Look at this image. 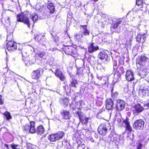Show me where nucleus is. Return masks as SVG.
<instances>
[{
	"label": "nucleus",
	"mask_w": 149,
	"mask_h": 149,
	"mask_svg": "<svg viewBox=\"0 0 149 149\" xmlns=\"http://www.w3.org/2000/svg\"><path fill=\"white\" fill-rule=\"evenodd\" d=\"M136 62L137 67L141 69L148 68L149 66V58L143 55L138 57Z\"/></svg>",
	"instance_id": "1"
},
{
	"label": "nucleus",
	"mask_w": 149,
	"mask_h": 149,
	"mask_svg": "<svg viewBox=\"0 0 149 149\" xmlns=\"http://www.w3.org/2000/svg\"><path fill=\"white\" fill-rule=\"evenodd\" d=\"M29 15L28 14L23 13L17 15V20L19 22H22L26 24L30 28V22L29 19Z\"/></svg>",
	"instance_id": "2"
},
{
	"label": "nucleus",
	"mask_w": 149,
	"mask_h": 149,
	"mask_svg": "<svg viewBox=\"0 0 149 149\" xmlns=\"http://www.w3.org/2000/svg\"><path fill=\"white\" fill-rule=\"evenodd\" d=\"M109 129V125L108 124L103 123L99 126L97 131L99 134L104 136L108 132Z\"/></svg>",
	"instance_id": "3"
},
{
	"label": "nucleus",
	"mask_w": 149,
	"mask_h": 149,
	"mask_svg": "<svg viewBox=\"0 0 149 149\" xmlns=\"http://www.w3.org/2000/svg\"><path fill=\"white\" fill-rule=\"evenodd\" d=\"M6 48L10 52L15 51L17 49V44L14 41L8 42L7 44Z\"/></svg>",
	"instance_id": "4"
},
{
	"label": "nucleus",
	"mask_w": 149,
	"mask_h": 149,
	"mask_svg": "<svg viewBox=\"0 0 149 149\" xmlns=\"http://www.w3.org/2000/svg\"><path fill=\"white\" fill-rule=\"evenodd\" d=\"M144 122L141 119L136 120L133 124V127L134 128L138 130H140L144 127Z\"/></svg>",
	"instance_id": "5"
},
{
	"label": "nucleus",
	"mask_w": 149,
	"mask_h": 149,
	"mask_svg": "<svg viewBox=\"0 0 149 149\" xmlns=\"http://www.w3.org/2000/svg\"><path fill=\"white\" fill-rule=\"evenodd\" d=\"M35 123L33 121L30 122V125H26L24 127V130L25 131H29L31 133L36 132V129L35 128Z\"/></svg>",
	"instance_id": "6"
},
{
	"label": "nucleus",
	"mask_w": 149,
	"mask_h": 149,
	"mask_svg": "<svg viewBox=\"0 0 149 149\" xmlns=\"http://www.w3.org/2000/svg\"><path fill=\"white\" fill-rule=\"evenodd\" d=\"M148 88V87L147 86L144 87L143 88H140L138 92L139 95L143 97L148 96L149 93Z\"/></svg>",
	"instance_id": "7"
},
{
	"label": "nucleus",
	"mask_w": 149,
	"mask_h": 149,
	"mask_svg": "<svg viewBox=\"0 0 149 149\" xmlns=\"http://www.w3.org/2000/svg\"><path fill=\"white\" fill-rule=\"evenodd\" d=\"M42 69L41 68L38 69L37 70L34 71L32 73V78L34 79L38 78L41 75V72H42Z\"/></svg>",
	"instance_id": "8"
},
{
	"label": "nucleus",
	"mask_w": 149,
	"mask_h": 149,
	"mask_svg": "<svg viewBox=\"0 0 149 149\" xmlns=\"http://www.w3.org/2000/svg\"><path fill=\"white\" fill-rule=\"evenodd\" d=\"M117 102V103L116 105V107L117 110L118 111H122L125 107V102L123 101L120 100H118Z\"/></svg>",
	"instance_id": "9"
},
{
	"label": "nucleus",
	"mask_w": 149,
	"mask_h": 149,
	"mask_svg": "<svg viewBox=\"0 0 149 149\" xmlns=\"http://www.w3.org/2000/svg\"><path fill=\"white\" fill-rule=\"evenodd\" d=\"M109 139L110 141L115 142L116 144L118 143L119 141L118 136L116 134L111 133L109 136Z\"/></svg>",
	"instance_id": "10"
},
{
	"label": "nucleus",
	"mask_w": 149,
	"mask_h": 149,
	"mask_svg": "<svg viewBox=\"0 0 149 149\" xmlns=\"http://www.w3.org/2000/svg\"><path fill=\"white\" fill-rule=\"evenodd\" d=\"M99 48L98 46L95 45L94 43H91L88 47V51L90 53H92L99 49Z\"/></svg>",
	"instance_id": "11"
},
{
	"label": "nucleus",
	"mask_w": 149,
	"mask_h": 149,
	"mask_svg": "<svg viewBox=\"0 0 149 149\" xmlns=\"http://www.w3.org/2000/svg\"><path fill=\"white\" fill-rule=\"evenodd\" d=\"M140 71L137 73V74L141 78H143L147 75L148 68H146L141 69V68H138Z\"/></svg>",
	"instance_id": "12"
},
{
	"label": "nucleus",
	"mask_w": 149,
	"mask_h": 149,
	"mask_svg": "<svg viewBox=\"0 0 149 149\" xmlns=\"http://www.w3.org/2000/svg\"><path fill=\"white\" fill-rule=\"evenodd\" d=\"M74 39L76 40L81 42H83L85 40L83 35L81 33V31L74 35Z\"/></svg>",
	"instance_id": "13"
},
{
	"label": "nucleus",
	"mask_w": 149,
	"mask_h": 149,
	"mask_svg": "<svg viewBox=\"0 0 149 149\" xmlns=\"http://www.w3.org/2000/svg\"><path fill=\"white\" fill-rule=\"evenodd\" d=\"M126 78L128 81H131L134 79L133 74L131 70H128L126 72Z\"/></svg>",
	"instance_id": "14"
},
{
	"label": "nucleus",
	"mask_w": 149,
	"mask_h": 149,
	"mask_svg": "<svg viewBox=\"0 0 149 149\" xmlns=\"http://www.w3.org/2000/svg\"><path fill=\"white\" fill-rule=\"evenodd\" d=\"M55 74L56 76L58 77L61 80L63 81L65 80V78L61 71L58 69H56Z\"/></svg>",
	"instance_id": "15"
},
{
	"label": "nucleus",
	"mask_w": 149,
	"mask_h": 149,
	"mask_svg": "<svg viewBox=\"0 0 149 149\" xmlns=\"http://www.w3.org/2000/svg\"><path fill=\"white\" fill-rule=\"evenodd\" d=\"M80 27L82 28V31L81 33L84 36H89L90 34V31L88 30L86 25H81Z\"/></svg>",
	"instance_id": "16"
},
{
	"label": "nucleus",
	"mask_w": 149,
	"mask_h": 149,
	"mask_svg": "<svg viewBox=\"0 0 149 149\" xmlns=\"http://www.w3.org/2000/svg\"><path fill=\"white\" fill-rule=\"evenodd\" d=\"M113 102L111 99H109L107 100L106 107L107 109L108 110H111L113 109Z\"/></svg>",
	"instance_id": "17"
},
{
	"label": "nucleus",
	"mask_w": 149,
	"mask_h": 149,
	"mask_svg": "<svg viewBox=\"0 0 149 149\" xmlns=\"http://www.w3.org/2000/svg\"><path fill=\"white\" fill-rule=\"evenodd\" d=\"M61 114L65 119H69L70 118V112L68 111L63 110L61 112Z\"/></svg>",
	"instance_id": "18"
},
{
	"label": "nucleus",
	"mask_w": 149,
	"mask_h": 149,
	"mask_svg": "<svg viewBox=\"0 0 149 149\" xmlns=\"http://www.w3.org/2000/svg\"><path fill=\"white\" fill-rule=\"evenodd\" d=\"M45 132V129L42 125H40L37 127V132L38 135H42Z\"/></svg>",
	"instance_id": "19"
},
{
	"label": "nucleus",
	"mask_w": 149,
	"mask_h": 149,
	"mask_svg": "<svg viewBox=\"0 0 149 149\" xmlns=\"http://www.w3.org/2000/svg\"><path fill=\"white\" fill-rule=\"evenodd\" d=\"M108 56L107 53L104 52H100L98 55V58L101 59H105L106 60Z\"/></svg>",
	"instance_id": "20"
},
{
	"label": "nucleus",
	"mask_w": 149,
	"mask_h": 149,
	"mask_svg": "<svg viewBox=\"0 0 149 149\" xmlns=\"http://www.w3.org/2000/svg\"><path fill=\"white\" fill-rule=\"evenodd\" d=\"M55 134L57 140H59L62 139L64 135V133L63 132H58Z\"/></svg>",
	"instance_id": "21"
},
{
	"label": "nucleus",
	"mask_w": 149,
	"mask_h": 149,
	"mask_svg": "<svg viewBox=\"0 0 149 149\" xmlns=\"http://www.w3.org/2000/svg\"><path fill=\"white\" fill-rule=\"evenodd\" d=\"M134 108L135 112L137 113H140L143 110V108L139 104L136 105Z\"/></svg>",
	"instance_id": "22"
},
{
	"label": "nucleus",
	"mask_w": 149,
	"mask_h": 149,
	"mask_svg": "<svg viewBox=\"0 0 149 149\" xmlns=\"http://www.w3.org/2000/svg\"><path fill=\"white\" fill-rule=\"evenodd\" d=\"M48 139L52 142H55L58 141L55 134L49 135L48 136Z\"/></svg>",
	"instance_id": "23"
},
{
	"label": "nucleus",
	"mask_w": 149,
	"mask_h": 149,
	"mask_svg": "<svg viewBox=\"0 0 149 149\" xmlns=\"http://www.w3.org/2000/svg\"><path fill=\"white\" fill-rule=\"evenodd\" d=\"M107 82V78H105L103 79H102L100 80V82L99 83H100L99 84H95L97 86H99V87H101L103 85H106Z\"/></svg>",
	"instance_id": "24"
},
{
	"label": "nucleus",
	"mask_w": 149,
	"mask_h": 149,
	"mask_svg": "<svg viewBox=\"0 0 149 149\" xmlns=\"http://www.w3.org/2000/svg\"><path fill=\"white\" fill-rule=\"evenodd\" d=\"M124 122L126 125V129L129 132L132 131V128L130 125V123L128 120H125Z\"/></svg>",
	"instance_id": "25"
},
{
	"label": "nucleus",
	"mask_w": 149,
	"mask_h": 149,
	"mask_svg": "<svg viewBox=\"0 0 149 149\" xmlns=\"http://www.w3.org/2000/svg\"><path fill=\"white\" fill-rule=\"evenodd\" d=\"M48 8L50 10V12L51 13H53L54 11V6L53 3H50L47 6Z\"/></svg>",
	"instance_id": "26"
},
{
	"label": "nucleus",
	"mask_w": 149,
	"mask_h": 149,
	"mask_svg": "<svg viewBox=\"0 0 149 149\" xmlns=\"http://www.w3.org/2000/svg\"><path fill=\"white\" fill-rule=\"evenodd\" d=\"M79 117L80 121L82 123L84 124H86L87 123L89 119V118L87 117H82L81 116H79Z\"/></svg>",
	"instance_id": "27"
},
{
	"label": "nucleus",
	"mask_w": 149,
	"mask_h": 149,
	"mask_svg": "<svg viewBox=\"0 0 149 149\" xmlns=\"http://www.w3.org/2000/svg\"><path fill=\"white\" fill-rule=\"evenodd\" d=\"M30 17L33 24L36 21L38 20V15L35 14H32L30 15Z\"/></svg>",
	"instance_id": "28"
},
{
	"label": "nucleus",
	"mask_w": 149,
	"mask_h": 149,
	"mask_svg": "<svg viewBox=\"0 0 149 149\" xmlns=\"http://www.w3.org/2000/svg\"><path fill=\"white\" fill-rule=\"evenodd\" d=\"M121 22L122 21L120 20L116 22L113 23L112 24V27L114 29H116L117 28L118 25L121 23Z\"/></svg>",
	"instance_id": "29"
},
{
	"label": "nucleus",
	"mask_w": 149,
	"mask_h": 149,
	"mask_svg": "<svg viewBox=\"0 0 149 149\" xmlns=\"http://www.w3.org/2000/svg\"><path fill=\"white\" fill-rule=\"evenodd\" d=\"M3 115L6 117V119L7 120L12 118V117L10 113L8 111L4 112L3 113Z\"/></svg>",
	"instance_id": "30"
},
{
	"label": "nucleus",
	"mask_w": 149,
	"mask_h": 149,
	"mask_svg": "<svg viewBox=\"0 0 149 149\" xmlns=\"http://www.w3.org/2000/svg\"><path fill=\"white\" fill-rule=\"evenodd\" d=\"M78 85L77 82L76 80H72L70 85V86L71 87H74L75 88L77 87V85Z\"/></svg>",
	"instance_id": "31"
},
{
	"label": "nucleus",
	"mask_w": 149,
	"mask_h": 149,
	"mask_svg": "<svg viewBox=\"0 0 149 149\" xmlns=\"http://www.w3.org/2000/svg\"><path fill=\"white\" fill-rule=\"evenodd\" d=\"M118 95V93L117 92H113V90L111 91V96L113 98H115Z\"/></svg>",
	"instance_id": "32"
},
{
	"label": "nucleus",
	"mask_w": 149,
	"mask_h": 149,
	"mask_svg": "<svg viewBox=\"0 0 149 149\" xmlns=\"http://www.w3.org/2000/svg\"><path fill=\"white\" fill-rule=\"evenodd\" d=\"M13 39V35L12 34H10L8 35L7 36V40L8 42L12 41L11 40H12Z\"/></svg>",
	"instance_id": "33"
},
{
	"label": "nucleus",
	"mask_w": 149,
	"mask_h": 149,
	"mask_svg": "<svg viewBox=\"0 0 149 149\" xmlns=\"http://www.w3.org/2000/svg\"><path fill=\"white\" fill-rule=\"evenodd\" d=\"M143 2V0H136V4L138 6H141Z\"/></svg>",
	"instance_id": "34"
},
{
	"label": "nucleus",
	"mask_w": 149,
	"mask_h": 149,
	"mask_svg": "<svg viewBox=\"0 0 149 149\" xmlns=\"http://www.w3.org/2000/svg\"><path fill=\"white\" fill-rule=\"evenodd\" d=\"M37 55L40 58H42L45 55V53L44 52H41L37 53Z\"/></svg>",
	"instance_id": "35"
},
{
	"label": "nucleus",
	"mask_w": 149,
	"mask_h": 149,
	"mask_svg": "<svg viewBox=\"0 0 149 149\" xmlns=\"http://www.w3.org/2000/svg\"><path fill=\"white\" fill-rule=\"evenodd\" d=\"M27 149H36V148L34 146L29 144L27 146Z\"/></svg>",
	"instance_id": "36"
},
{
	"label": "nucleus",
	"mask_w": 149,
	"mask_h": 149,
	"mask_svg": "<svg viewBox=\"0 0 149 149\" xmlns=\"http://www.w3.org/2000/svg\"><path fill=\"white\" fill-rule=\"evenodd\" d=\"M141 36L140 35H138L137 36L136 39L137 41L140 42L141 39Z\"/></svg>",
	"instance_id": "37"
},
{
	"label": "nucleus",
	"mask_w": 149,
	"mask_h": 149,
	"mask_svg": "<svg viewBox=\"0 0 149 149\" xmlns=\"http://www.w3.org/2000/svg\"><path fill=\"white\" fill-rule=\"evenodd\" d=\"M118 77L116 78L117 79V80H118L120 79V74H119V73L116 74L114 75V78L116 79V77Z\"/></svg>",
	"instance_id": "38"
},
{
	"label": "nucleus",
	"mask_w": 149,
	"mask_h": 149,
	"mask_svg": "<svg viewBox=\"0 0 149 149\" xmlns=\"http://www.w3.org/2000/svg\"><path fill=\"white\" fill-rule=\"evenodd\" d=\"M18 146L17 145L15 144L11 145V146L13 149H17L16 147Z\"/></svg>",
	"instance_id": "39"
},
{
	"label": "nucleus",
	"mask_w": 149,
	"mask_h": 149,
	"mask_svg": "<svg viewBox=\"0 0 149 149\" xmlns=\"http://www.w3.org/2000/svg\"><path fill=\"white\" fill-rule=\"evenodd\" d=\"M3 101L2 99V96L0 95V104H3Z\"/></svg>",
	"instance_id": "40"
},
{
	"label": "nucleus",
	"mask_w": 149,
	"mask_h": 149,
	"mask_svg": "<svg viewBox=\"0 0 149 149\" xmlns=\"http://www.w3.org/2000/svg\"><path fill=\"white\" fill-rule=\"evenodd\" d=\"M142 147V145L141 143H139L137 146V149H141Z\"/></svg>",
	"instance_id": "41"
},
{
	"label": "nucleus",
	"mask_w": 149,
	"mask_h": 149,
	"mask_svg": "<svg viewBox=\"0 0 149 149\" xmlns=\"http://www.w3.org/2000/svg\"><path fill=\"white\" fill-rule=\"evenodd\" d=\"M97 78L100 80V81L102 80V77L100 76H99L98 75H97Z\"/></svg>",
	"instance_id": "42"
},
{
	"label": "nucleus",
	"mask_w": 149,
	"mask_h": 149,
	"mask_svg": "<svg viewBox=\"0 0 149 149\" xmlns=\"http://www.w3.org/2000/svg\"><path fill=\"white\" fill-rule=\"evenodd\" d=\"M144 42H145V40H143V38L141 36V39L140 42L142 43H143Z\"/></svg>",
	"instance_id": "43"
},
{
	"label": "nucleus",
	"mask_w": 149,
	"mask_h": 149,
	"mask_svg": "<svg viewBox=\"0 0 149 149\" xmlns=\"http://www.w3.org/2000/svg\"><path fill=\"white\" fill-rule=\"evenodd\" d=\"M4 146H5L6 147V148H7V149H9V147L8 146V144H4Z\"/></svg>",
	"instance_id": "44"
},
{
	"label": "nucleus",
	"mask_w": 149,
	"mask_h": 149,
	"mask_svg": "<svg viewBox=\"0 0 149 149\" xmlns=\"http://www.w3.org/2000/svg\"><path fill=\"white\" fill-rule=\"evenodd\" d=\"M144 106H146L149 107V103L145 105Z\"/></svg>",
	"instance_id": "45"
},
{
	"label": "nucleus",
	"mask_w": 149,
	"mask_h": 149,
	"mask_svg": "<svg viewBox=\"0 0 149 149\" xmlns=\"http://www.w3.org/2000/svg\"><path fill=\"white\" fill-rule=\"evenodd\" d=\"M101 69L102 70V71H104L105 69V67H102V68Z\"/></svg>",
	"instance_id": "46"
},
{
	"label": "nucleus",
	"mask_w": 149,
	"mask_h": 149,
	"mask_svg": "<svg viewBox=\"0 0 149 149\" xmlns=\"http://www.w3.org/2000/svg\"><path fill=\"white\" fill-rule=\"evenodd\" d=\"M142 37L143 38V40H145H145L146 39V37H145L144 36H142Z\"/></svg>",
	"instance_id": "47"
},
{
	"label": "nucleus",
	"mask_w": 149,
	"mask_h": 149,
	"mask_svg": "<svg viewBox=\"0 0 149 149\" xmlns=\"http://www.w3.org/2000/svg\"><path fill=\"white\" fill-rule=\"evenodd\" d=\"M9 17H8V19H7V20L8 21V22H9Z\"/></svg>",
	"instance_id": "48"
},
{
	"label": "nucleus",
	"mask_w": 149,
	"mask_h": 149,
	"mask_svg": "<svg viewBox=\"0 0 149 149\" xmlns=\"http://www.w3.org/2000/svg\"><path fill=\"white\" fill-rule=\"evenodd\" d=\"M121 121V120L120 119L119 120V122H120Z\"/></svg>",
	"instance_id": "49"
},
{
	"label": "nucleus",
	"mask_w": 149,
	"mask_h": 149,
	"mask_svg": "<svg viewBox=\"0 0 149 149\" xmlns=\"http://www.w3.org/2000/svg\"><path fill=\"white\" fill-rule=\"evenodd\" d=\"M77 74H78V72H77Z\"/></svg>",
	"instance_id": "50"
},
{
	"label": "nucleus",
	"mask_w": 149,
	"mask_h": 149,
	"mask_svg": "<svg viewBox=\"0 0 149 149\" xmlns=\"http://www.w3.org/2000/svg\"><path fill=\"white\" fill-rule=\"evenodd\" d=\"M132 135L133 136H134V134H132Z\"/></svg>",
	"instance_id": "51"
}]
</instances>
